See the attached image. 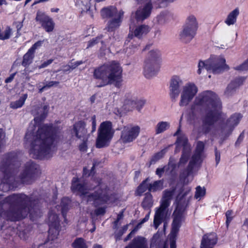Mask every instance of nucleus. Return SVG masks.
<instances>
[{"instance_id":"nucleus-49","label":"nucleus","mask_w":248,"mask_h":248,"mask_svg":"<svg viewBox=\"0 0 248 248\" xmlns=\"http://www.w3.org/2000/svg\"><path fill=\"white\" fill-rule=\"evenodd\" d=\"M83 63V62L82 61H79L74 62H70V64L71 65V70H73L75 69L76 67L80 65V64H82Z\"/></svg>"},{"instance_id":"nucleus-3","label":"nucleus","mask_w":248,"mask_h":248,"mask_svg":"<svg viewBox=\"0 0 248 248\" xmlns=\"http://www.w3.org/2000/svg\"><path fill=\"white\" fill-rule=\"evenodd\" d=\"M29 202L28 197L23 194H14L5 199L0 195V206L8 203L12 207L8 213H0V216L8 220L14 221L23 219L29 213L32 214V210L27 207Z\"/></svg>"},{"instance_id":"nucleus-13","label":"nucleus","mask_w":248,"mask_h":248,"mask_svg":"<svg viewBox=\"0 0 248 248\" xmlns=\"http://www.w3.org/2000/svg\"><path fill=\"white\" fill-rule=\"evenodd\" d=\"M48 221L49 226L48 238L53 240L57 238L60 231V220L58 215L54 211L49 213Z\"/></svg>"},{"instance_id":"nucleus-33","label":"nucleus","mask_w":248,"mask_h":248,"mask_svg":"<svg viewBox=\"0 0 248 248\" xmlns=\"http://www.w3.org/2000/svg\"><path fill=\"white\" fill-rule=\"evenodd\" d=\"M122 17H115L110 21L108 25V30L112 31L118 28L121 24Z\"/></svg>"},{"instance_id":"nucleus-18","label":"nucleus","mask_w":248,"mask_h":248,"mask_svg":"<svg viewBox=\"0 0 248 248\" xmlns=\"http://www.w3.org/2000/svg\"><path fill=\"white\" fill-rule=\"evenodd\" d=\"M37 21H39L42 26L47 32L52 31L55 26V23L52 18L45 14L44 13L38 11L36 17Z\"/></svg>"},{"instance_id":"nucleus-1","label":"nucleus","mask_w":248,"mask_h":248,"mask_svg":"<svg viewBox=\"0 0 248 248\" xmlns=\"http://www.w3.org/2000/svg\"><path fill=\"white\" fill-rule=\"evenodd\" d=\"M49 107L44 105L39 108L41 112L34 119V123L29 126L25 136L30 143V154L35 158H49L56 150V146L59 141L56 135H50L51 128L39 122L46 116Z\"/></svg>"},{"instance_id":"nucleus-22","label":"nucleus","mask_w":248,"mask_h":248,"mask_svg":"<svg viewBox=\"0 0 248 248\" xmlns=\"http://www.w3.org/2000/svg\"><path fill=\"white\" fill-rule=\"evenodd\" d=\"M152 6L150 1L143 6L139 8L135 13V17L138 21H143L148 18L151 13Z\"/></svg>"},{"instance_id":"nucleus-23","label":"nucleus","mask_w":248,"mask_h":248,"mask_svg":"<svg viewBox=\"0 0 248 248\" xmlns=\"http://www.w3.org/2000/svg\"><path fill=\"white\" fill-rule=\"evenodd\" d=\"M43 44V41H39L35 43L27 51V52L24 55L22 65L24 66L29 65L32 61L34 58V54L35 50L41 46Z\"/></svg>"},{"instance_id":"nucleus-63","label":"nucleus","mask_w":248,"mask_h":248,"mask_svg":"<svg viewBox=\"0 0 248 248\" xmlns=\"http://www.w3.org/2000/svg\"><path fill=\"white\" fill-rule=\"evenodd\" d=\"M244 225L246 226L247 228L248 227V220L247 219L245 220Z\"/></svg>"},{"instance_id":"nucleus-46","label":"nucleus","mask_w":248,"mask_h":248,"mask_svg":"<svg viewBox=\"0 0 248 248\" xmlns=\"http://www.w3.org/2000/svg\"><path fill=\"white\" fill-rule=\"evenodd\" d=\"M245 80V78L244 77H241L235 79L234 80L232 81V82H235L234 85L236 86L237 88H238L243 84Z\"/></svg>"},{"instance_id":"nucleus-35","label":"nucleus","mask_w":248,"mask_h":248,"mask_svg":"<svg viewBox=\"0 0 248 248\" xmlns=\"http://www.w3.org/2000/svg\"><path fill=\"white\" fill-rule=\"evenodd\" d=\"M72 246L74 248H88L85 240L82 238H76L72 244Z\"/></svg>"},{"instance_id":"nucleus-28","label":"nucleus","mask_w":248,"mask_h":248,"mask_svg":"<svg viewBox=\"0 0 248 248\" xmlns=\"http://www.w3.org/2000/svg\"><path fill=\"white\" fill-rule=\"evenodd\" d=\"M239 13L240 12L239 8H236L228 14L224 22L228 26L234 25L236 22L237 18L239 15Z\"/></svg>"},{"instance_id":"nucleus-21","label":"nucleus","mask_w":248,"mask_h":248,"mask_svg":"<svg viewBox=\"0 0 248 248\" xmlns=\"http://www.w3.org/2000/svg\"><path fill=\"white\" fill-rule=\"evenodd\" d=\"M73 133L81 141H87L89 134H87L85 124L83 122H78L74 126Z\"/></svg>"},{"instance_id":"nucleus-45","label":"nucleus","mask_w":248,"mask_h":248,"mask_svg":"<svg viewBox=\"0 0 248 248\" xmlns=\"http://www.w3.org/2000/svg\"><path fill=\"white\" fill-rule=\"evenodd\" d=\"M226 224L227 227H228L230 223L233 219V212L232 210H228L226 213Z\"/></svg>"},{"instance_id":"nucleus-26","label":"nucleus","mask_w":248,"mask_h":248,"mask_svg":"<svg viewBox=\"0 0 248 248\" xmlns=\"http://www.w3.org/2000/svg\"><path fill=\"white\" fill-rule=\"evenodd\" d=\"M196 31L184 26L179 34L180 39L185 42H190L195 36Z\"/></svg>"},{"instance_id":"nucleus-8","label":"nucleus","mask_w":248,"mask_h":248,"mask_svg":"<svg viewBox=\"0 0 248 248\" xmlns=\"http://www.w3.org/2000/svg\"><path fill=\"white\" fill-rule=\"evenodd\" d=\"M160 62V52L157 49L151 50L144 65L143 74L146 78H150L156 75Z\"/></svg>"},{"instance_id":"nucleus-56","label":"nucleus","mask_w":248,"mask_h":248,"mask_svg":"<svg viewBox=\"0 0 248 248\" xmlns=\"http://www.w3.org/2000/svg\"><path fill=\"white\" fill-rule=\"evenodd\" d=\"M82 143L79 145V149L81 151H85L87 149V141H82Z\"/></svg>"},{"instance_id":"nucleus-58","label":"nucleus","mask_w":248,"mask_h":248,"mask_svg":"<svg viewBox=\"0 0 248 248\" xmlns=\"http://www.w3.org/2000/svg\"><path fill=\"white\" fill-rule=\"evenodd\" d=\"M14 76H15V74H13V75L10 76V77H9V78H7L5 80V82L9 83V82H11L13 80V79H14Z\"/></svg>"},{"instance_id":"nucleus-31","label":"nucleus","mask_w":248,"mask_h":248,"mask_svg":"<svg viewBox=\"0 0 248 248\" xmlns=\"http://www.w3.org/2000/svg\"><path fill=\"white\" fill-rule=\"evenodd\" d=\"M28 97L27 94H24L20 97L18 100L11 102L10 106L13 109L21 108L25 103Z\"/></svg>"},{"instance_id":"nucleus-17","label":"nucleus","mask_w":248,"mask_h":248,"mask_svg":"<svg viewBox=\"0 0 248 248\" xmlns=\"http://www.w3.org/2000/svg\"><path fill=\"white\" fill-rule=\"evenodd\" d=\"M204 144L202 141H198L197 144L195 153L192 156L188 165V173L187 177H190V181L193 179L192 176H191L190 173L192 170L194 166L199 164L202 161V152L204 149Z\"/></svg>"},{"instance_id":"nucleus-50","label":"nucleus","mask_w":248,"mask_h":248,"mask_svg":"<svg viewBox=\"0 0 248 248\" xmlns=\"http://www.w3.org/2000/svg\"><path fill=\"white\" fill-rule=\"evenodd\" d=\"M53 62V60L49 59L47 60L46 61L44 62L43 63H42L40 65L38 66L39 69L43 68L45 67H46L49 64H50Z\"/></svg>"},{"instance_id":"nucleus-34","label":"nucleus","mask_w":248,"mask_h":248,"mask_svg":"<svg viewBox=\"0 0 248 248\" xmlns=\"http://www.w3.org/2000/svg\"><path fill=\"white\" fill-rule=\"evenodd\" d=\"M163 188V181L162 180L156 181L153 183H149V191L150 192L160 191Z\"/></svg>"},{"instance_id":"nucleus-2","label":"nucleus","mask_w":248,"mask_h":248,"mask_svg":"<svg viewBox=\"0 0 248 248\" xmlns=\"http://www.w3.org/2000/svg\"><path fill=\"white\" fill-rule=\"evenodd\" d=\"M194 105L206 107V113L203 119L202 131L207 134L214 127V124L221 116V103L216 94L211 91L201 93L194 101Z\"/></svg>"},{"instance_id":"nucleus-57","label":"nucleus","mask_w":248,"mask_h":248,"mask_svg":"<svg viewBox=\"0 0 248 248\" xmlns=\"http://www.w3.org/2000/svg\"><path fill=\"white\" fill-rule=\"evenodd\" d=\"M63 71L64 72H67L72 70L70 63L67 65L63 66Z\"/></svg>"},{"instance_id":"nucleus-32","label":"nucleus","mask_w":248,"mask_h":248,"mask_svg":"<svg viewBox=\"0 0 248 248\" xmlns=\"http://www.w3.org/2000/svg\"><path fill=\"white\" fill-rule=\"evenodd\" d=\"M149 31V27L147 25H143L136 28L134 33L136 37L140 38L143 35L146 34Z\"/></svg>"},{"instance_id":"nucleus-53","label":"nucleus","mask_w":248,"mask_h":248,"mask_svg":"<svg viewBox=\"0 0 248 248\" xmlns=\"http://www.w3.org/2000/svg\"><path fill=\"white\" fill-rule=\"evenodd\" d=\"M59 84L58 81H49L46 84V88H49L54 86H57Z\"/></svg>"},{"instance_id":"nucleus-25","label":"nucleus","mask_w":248,"mask_h":248,"mask_svg":"<svg viewBox=\"0 0 248 248\" xmlns=\"http://www.w3.org/2000/svg\"><path fill=\"white\" fill-rule=\"evenodd\" d=\"M101 14L103 17H123L124 13L118 11L114 6H110L102 9Z\"/></svg>"},{"instance_id":"nucleus-52","label":"nucleus","mask_w":248,"mask_h":248,"mask_svg":"<svg viewBox=\"0 0 248 248\" xmlns=\"http://www.w3.org/2000/svg\"><path fill=\"white\" fill-rule=\"evenodd\" d=\"M150 215V211H149L148 213V214L145 216V217L142 219V220L140 221V222L138 224L137 227L140 228L143 223L146 222L149 219Z\"/></svg>"},{"instance_id":"nucleus-42","label":"nucleus","mask_w":248,"mask_h":248,"mask_svg":"<svg viewBox=\"0 0 248 248\" xmlns=\"http://www.w3.org/2000/svg\"><path fill=\"white\" fill-rule=\"evenodd\" d=\"M149 190V183L148 182V179H146L140 184L137 189V191L139 194H141L147 190Z\"/></svg>"},{"instance_id":"nucleus-27","label":"nucleus","mask_w":248,"mask_h":248,"mask_svg":"<svg viewBox=\"0 0 248 248\" xmlns=\"http://www.w3.org/2000/svg\"><path fill=\"white\" fill-rule=\"evenodd\" d=\"M125 248H148L145 238L141 236L135 238Z\"/></svg>"},{"instance_id":"nucleus-51","label":"nucleus","mask_w":248,"mask_h":248,"mask_svg":"<svg viewBox=\"0 0 248 248\" xmlns=\"http://www.w3.org/2000/svg\"><path fill=\"white\" fill-rule=\"evenodd\" d=\"M166 169L167 167L157 168L156 170V174L158 175L159 177H161Z\"/></svg>"},{"instance_id":"nucleus-20","label":"nucleus","mask_w":248,"mask_h":248,"mask_svg":"<svg viewBox=\"0 0 248 248\" xmlns=\"http://www.w3.org/2000/svg\"><path fill=\"white\" fill-rule=\"evenodd\" d=\"M183 82L182 78L178 76H173L170 81V91L171 98H177L180 94V89Z\"/></svg>"},{"instance_id":"nucleus-11","label":"nucleus","mask_w":248,"mask_h":248,"mask_svg":"<svg viewBox=\"0 0 248 248\" xmlns=\"http://www.w3.org/2000/svg\"><path fill=\"white\" fill-rule=\"evenodd\" d=\"M184 209L181 208L179 205L173 213V221L172 224V229L170 234L169 235V239L170 242V248H176V238L177 233L181 226V222L183 219V213Z\"/></svg>"},{"instance_id":"nucleus-10","label":"nucleus","mask_w":248,"mask_h":248,"mask_svg":"<svg viewBox=\"0 0 248 248\" xmlns=\"http://www.w3.org/2000/svg\"><path fill=\"white\" fill-rule=\"evenodd\" d=\"M175 189L171 188L163 192L160 207L156 210L154 217V224L156 229L167 215L166 208L169 206L171 200L174 194Z\"/></svg>"},{"instance_id":"nucleus-36","label":"nucleus","mask_w":248,"mask_h":248,"mask_svg":"<svg viewBox=\"0 0 248 248\" xmlns=\"http://www.w3.org/2000/svg\"><path fill=\"white\" fill-rule=\"evenodd\" d=\"M70 202V200L68 198H64L62 200L61 211L63 216H64L65 212L69 209V205Z\"/></svg>"},{"instance_id":"nucleus-60","label":"nucleus","mask_w":248,"mask_h":248,"mask_svg":"<svg viewBox=\"0 0 248 248\" xmlns=\"http://www.w3.org/2000/svg\"><path fill=\"white\" fill-rule=\"evenodd\" d=\"M123 217V213H121V214H119L117 217V219L115 221V224H117L119 220L121 219Z\"/></svg>"},{"instance_id":"nucleus-47","label":"nucleus","mask_w":248,"mask_h":248,"mask_svg":"<svg viewBox=\"0 0 248 248\" xmlns=\"http://www.w3.org/2000/svg\"><path fill=\"white\" fill-rule=\"evenodd\" d=\"M100 39V38L99 37H96L95 38L93 39L92 40L88 42L87 48L92 47L95 46L99 43Z\"/></svg>"},{"instance_id":"nucleus-61","label":"nucleus","mask_w":248,"mask_h":248,"mask_svg":"<svg viewBox=\"0 0 248 248\" xmlns=\"http://www.w3.org/2000/svg\"><path fill=\"white\" fill-rule=\"evenodd\" d=\"M46 85H45L43 87H42V88H40L39 89V93H42L45 90H46Z\"/></svg>"},{"instance_id":"nucleus-14","label":"nucleus","mask_w":248,"mask_h":248,"mask_svg":"<svg viewBox=\"0 0 248 248\" xmlns=\"http://www.w3.org/2000/svg\"><path fill=\"white\" fill-rule=\"evenodd\" d=\"M175 136H178L177 144L178 146H183L184 147L183 154L180 159L179 165L185 164L187 161L189 153L191 150L190 146L188 143V140L186 136L181 133L180 129H178L174 134Z\"/></svg>"},{"instance_id":"nucleus-29","label":"nucleus","mask_w":248,"mask_h":248,"mask_svg":"<svg viewBox=\"0 0 248 248\" xmlns=\"http://www.w3.org/2000/svg\"><path fill=\"white\" fill-rule=\"evenodd\" d=\"M184 26L197 31L198 28V23L196 17L193 15H190L187 16Z\"/></svg>"},{"instance_id":"nucleus-55","label":"nucleus","mask_w":248,"mask_h":248,"mask_svg":"<svg viewBox=\"0 0 248 248\" xmlns=\"http://www.w3.org/2000/svg\"><path fill=\"white\" fill-rule=\"evenodd\" d=\"M148 200H150V199H146L144 200V201L143 202H142V206L144 207H151L153 205V204L151 202V201H150L149 202H148Z\"/></svg>"},{"instance_id":"nucleus-19","label":"nucleus","mask_w":248,"mask_h":248,"mask_svg":"<svg viewBox=\"0 0 248 248\" xmlns=\"http://www.w3.org/2000/svg\"><path fill=\"white\" fill-rule=\"evenodd\" d=\"M242 116L240 113H235L231 116L228 120L225 125L222 127L221 133L222 135L229 136L232 130V128L240 122Z\"/></svg>"},{"instance_id":"nucleus-43","label":"nucleus","mask_w":248,"mask_h":248,"mask_svg":"<svg viewBox=\"0 0 248 248\" xmlns=\"http://www.w3.org/2000/svg\"><path fill=\"white\" fill-rule=\"evenodd\" d=\"M205 194V190L204 188L201 186H198L196 188L195 197L197 199L200 200L202 197L204 196Z\"/></svg>"},{"instance_id":"nucleus-16","label":"nucleus","mask_w":248,"mask_h":248,"mask_svg":"<svg viewBox=\"0 0 248 248\" xmlns=\"http://www.w3.org/2000/svg\"><path fill=\"white\" fill-rule=\"evenodd\" d=\"M39 173V167L32 161H29L25 165L23 172L20 176V181L28 183Z\"/></svg>"},{"instance_id":"nucleus-4","label":"nucleus","mask_w":248,"mask_h":248,"mask_svg":"<svg viewBox=\"0 0 248 248\" xmlns=\"http://www.w3.org/2000/svg\"><path fill=\"white\" fill-rule=\"evenodd\" d=\"M88 186L86 185H82V181L80 179L74 177L72 180L71 189L75 193L80 195L84 200L87 202H93L95 205H99L107 203L108 205L117 204L119 197L117 194L109 195L107 190H100L97 192V195H94L91 194L89 190L90 189L87 188Z\"/></svg>"},{"instance_id":"nucleus-30","label":"nucleus","mask_w":248,"mask_h":248,"mask_svg":"<svg viewBox=\"0 0 248 248\" xmlns=\"http://www.w3.org/2000/svg\"><path fill=\"white\" fill-rule=\"evenodd\" d=\"M170 124L168 122L161 121L158 122L155 127V131L156 134L162 133L170 128Z\"/></svg>"},{"instance_id":"nucleus-15","label":"nucleus","mask_w":248,"mask_h":248,"mask_svg":"<svg viewBox=\"0 0 248 248\" xmlns=\"http://www.w3.org/2000/svg\"><path fill=\"white\" fill-rule=\"evenodd\" d=\"M140 128L137 125H128L122 131L121 139L124 143H129L135 140L139 135Z\"/></svg>"},{"instance_id":"nucleus-24","label":"nucleus","mask_w":248,"mask_h":248,"mask_svg":"<svg viewBox=\"0 0 248 248\" xmlns=\"http://www.w3.org/2000/svg\"><path fill=\"white\" fill-rule=\"evenodd\" d=\"M217 242L216 233H211L204 235L201 242V248H213Z\"/></svg>"},{"instance_id":"nucleus-40","label":"nucleus","mask_w":248,"mask_h":248,"mask_svg":"<svg viewBox=\"0 0 248 248\" xmlns=\"http://www.w3.org/2000/svg\"><path fill=\"white\" fill-rule=\"evenodd\" d=\"M134 100L135 103V108L139 111H140L141 109L144 106L146 101L144 99L137 98H134Z\"/></svg>"},{"instance_id":"nucleus-59","label":"nucleus","mask_w":248,"mask_h":248,"mask_svg":"<svg viewBox=\"0 0 248 248\" xmlns=\"http://www.w3.org/2000/svg\"><path fill=\"white\" fill-rule=\"evenodd\" d=\"M220 158V154L218 153L217 152H216V162H217V164H218V162H219Z\"/></svg>"},{"instance_id":"nucleus-48","label":"nucleus","mask_w":248,"mask_h":248,"mask_svg":"<svg viewBox=\"0 0 248 248\" xmlns=\"http://www.w3.org/2000/svg\"><path fill=\"white\" fill-rule=\"evenodd\" d=\"M91 121L92 122V132H93L96 130V122L95 115L92 117Z\"/></svg>"},{"instance_id":"nucleus-38","label":"nucleus","mask_w":248,"mask_h":248,"mask_svg":"<svg viewBox=\"0 0 248 248\" xmlns=\"http://www.w3.org/2000/svg\"><path fill=\"white\" fill-rule=\"evenodd\" d=\"M235 82H232V81L228 85L225 91V94L229 96L232 94L237 88L236 86L234 85Z\"/></svg>"},{"instance_id":"nucleus-44","label":"nucleus","mask_w":248,"mask_h":248,"mask_svg":"<svg viewBox=\"0 0 248 248\" xmlns=\"http://www.w3.org/2000/svg\"><path fill=\"white\" fill-rule=\"evenodd\" d=\"M234 69L239 71L248 70V59L241 65L234 67Z\"/></svg>"},{"instance_id":"nucleus-39","label":"nucleus","mask_w":248,"mask_h":248,"mask_svg":"<svg viewBox=\"0 0 248 248\" xmlns=\"http://www.w3.org/2000/svg\"><path fill=\"white\" fill-rule=\"evenodd\" d=\"M135 100L134 98L126 100L124 102V109L127 111L132 110L135 108Z\"/></svg>"},{"instance_id":"nucleus-5","label":"nucleus","mask_w":248,"mask_h":248,"mask_svg":"<svg viewBox=\"0 0 248 248\" xmlns=\"http://www.w3.org/2000/svg\"><path fill=\"white\" fill-rule=\"evenodd\" d=\"M122 73V69L120 64L112 61L96 69L93 75L100 81L99 87L113 84L120 87L123 81Z\"/></svg>"},{"instance_id":"nucleus-7","label":"nucleus","mask_w":248,"mask_h":248,"mask_svg":"<svg viewBox=\"0 0 248 248\" xmlns=\"http://www.w3.org/2000/svg\"><path fill=\"white\" fill-rule=\"evenodd\" d=\"M218 74L229 70L230 67L226 63L225 59L221 56H213L206 61H200L198 64V73L201 74L203 69Z\"/></svg>"},{"instance_id":"nucleus-37","label":"nucleus","mask_w":248,"mask_h":248,"mask_svg":"<svg viewBox=\"0 0 248 248\" xmlns=\"http://www.w3.org/2000/svg\"><path fill=\"white\" fill-rule=\"evenodd\" d=\"M169 17V13L168 12L164 11L161 12L158 16H157L156 19L159 23L162 24L167 20Z\"/></svg>"},{"instance_id":"nucleus-62","label":"nucleus","mask_w":248,"mask_h":248,"mask_svg":"<svg viewBox=\"0 0 248 248\" xmlns=\"http://www.w3.org/2000/svg\"><path fill=\"white\" fill-rule=\"evenodd\" d=\"M59 11V9L58 8H52L51 9V11L52 12H58Z\"/></svg>"},{"instance_id":"nucleus-41","label":"nucleus","mask_w":248,"mask_h":248,"mask_svg":"<svg viewBox=\"0 0 248 248\" xmlns=\"http://www.w3.org/2000/svg\"><path fill=\"white\" fill-rule=\"evenodd\" d=\"M167 150V148L163 149L160 152H159L156 153V154H155L152 157V159L151 160V163H154L156 161H157V160H158L159 159L161 158L164 156L165 154L166 153Z\"/></svg>"},{"instance_id":"nucleus-12","label":"nucleus","mask_w":248,"mask_h":248,"mask_svg":"<svg viewBox=\"0 0 248 248\" xmlns=\"http://www.w3.org/2000/svg\"><path fill=\"white\" fill-rule=\"evenodd\" d=\"M198 92L197 86L193 82H188L182 87L179 103L181 107L187 106L192 101Z\"/></svg>"},{"instance_id":"nucleus-9","label":"nucleus","mask_w":248,"mask_h":248,"mask_svg":"<svg viewBox=\"0 0 248 248\" xmlns=\"http://www.w3.org/2000/svg\"><path fill=\"white\" fill-rule=\"evenodd\" d=\"M114 133L112 124L110 121L102 122L98 129L96 146L101 148L108 146Z\"/></svg>"},{"instance_id":"nucleus-64","label":"nucleus","mask_w":248,"mask_h":248,"mask_svg":"<svg viewBox=\"0 0 248 248\" xmlns=\"http://www.w3.org/2000/svg\"><path fill=\"white\" fill-rule=\"evenodd\" d=\"M93 248H102L101 246L99 245H95L93 246Z\"/></svg>"},{"instance_id":"nucleus-54","label":"nucleus","mask_w":248,"mask_h":248,"mask_svg":"<svg viewBox=\"0 0 248 248\" xmlns=\"http://www.w3.org/2000/svg\"><path fill=\"white\" fill-rule=\"evenodd\" d=\"M105 212V208L100 207L95 210V213L96 215H103Z\"/></svg>"},{"instance_id":"nucleus-6","label":"nucleus","mask_w":248,"mask_h":248,"mask_svg":"<svg viewBox=\"0 0 248 248\" xmlns=\"http://www.w3.org/2000/svg\"><path fill=\"white\" fill-rule=\"evenodd\" d=\"M19 165L20 163L15 153L8 154L0 163V182L8 185L9 188L16 187L17 184L15 182L19 180L16 178L15 174Z\"/></svg>"}]
</instances>
